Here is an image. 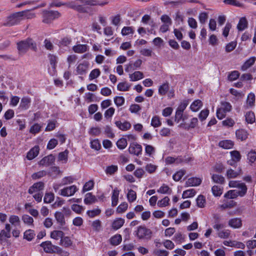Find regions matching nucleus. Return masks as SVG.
Masks as SVG:
<instances>
[{
	"instance_id": "nucleus-30",
	"label": "nucleus",
	"mask_w": 256,
	"mask_h": 256,
	"mask_svg": "<svg viewBox=\"0 0 256 256\" xmlns=\"http://www.w3.org/2000/svg\"><path fill=\"white\" fill-rule=\"evenodd\" d=\"M88 68V64L86 63L80 64L76 68V72L79 74H85Z\"/></svg>"
},
{
	"instance_id": "nucleus-37",
	"label": "nucleus",
	"mask_w": 256,
	"mask_h": 256,
	"mask_svg": "<svg viewBox=\"0 0 256 256\" xmlns=\"http://www.w3.org/2000/svg\"><path fill=\"white\" fill-rule=\"evenodd\" d=\"M101 213V210L99 208H96L92 210H88L86 214L89 218H93L96 216H98Z\"/></svg>"
},
{
	"instance_id": "nucleus-4",
	"label": "nucleus",
	"mask_w": 256,
	"mask_h": 256,
	"mask_svg": "<svg viewBox=\"0 0 256 256\" xmlns=\"http://www.w3.org/2000/svg\"><path fill=\"white\" fill-rule=\"evenodd\" d=\"M42 15V22L44 24H49L52 23L55 19L60 17L61 14L56 10H44Z\"/></svg>"
},
{
	"instance_id": "nucleus-49",
	"label": "nucleus",
	"mask_w": 256,
	"mask_h": 256,
	"mask_svg": "<svg viewBox=\"0 0 256 256\" xmlns=\"http://www.w3.org/2000/svg\"><path fill=\"white\" fill-rule=\"evenodd\" d=\"M121 32L122 36H127L130 34H133L134 30L131 26H124L122 28Z\"/></svg>"
},
{
	"instance_id": "nucleus-40",
	"label": "nucleus",
	"mask_w": 256,
	"mask_h": 256,
	"mask_svg": "<svg viewBox=\"0 0 256 256\" xmlns=\"http://www.w3.org/2000/svg\"><path fill=\"white\" fill-rule=\"evenodd\" d=\"M246 120L248 123L252 124L255 122V115L252 112H248L246 113Z\"/></svg>"
},
{
	"instance_id": "nucleus-24",
	"label": "nucleus",
	"mask_w": 256,
	"mask_h": 256,
	"mask_svg": "<svg viewBox=\"0 0 256 256\" xmlns=\"http://www.w3.org/2000/svg\"><path fill=\"white\" fill-rule=\"evenodd\" d=\"M236 206V202L233 200L226 201L223 204L220 206V208L222 210L231 208Z\"/></svg>"
},
{
	"instance_id": "nucleus-10",
	"label": "nucleus",
	"mask_w": 256,
	"mask_h": 256,
	"mask_svg": "<svg viewBox=\"0 0 256 256\" xmlns=\"http://www.w3.org/2000/svg\"><path fill=\"white\" fill-rule=\"evenodd\" d=\"M44 184L43 182H39L34 184L28 190V192L32 194L34 192H41L44 190Z\"/></svg>"
},
{
	"instance_id": "nucleus-43",
	"label": "nucleus",
	"mask_w": 256,
	"mask_h": 256,
	"mask_svg": "<svg viewBox=\"0 0 256 256\" xmlns=\"http://www.w3.org/2000/svg\"><path fill=\"white\" fill-rule=\"evenodd\" d=\"M127 198L130 202H132L136 198V192L132 190H130L127 194Z\"/></svg>"
},
{
	"instance_id": "nucleus-3",
	"label": "nucleus",
	"mask_w": 256,
	"mask_h": 256,
	"mask_svg": "<svg viewBox=\"0 0 256 256\" xmlns=\"http://www.w3.org/2000/svg\"><path fill=\"white\" fill-rule=\"evenodd\" d=\"M24 12L14 13L6 18L4 26H10L18 24L22 20Z\"/></svg>"
},
{
	"instance_id": "nucleus-29",
	"label": "nucleus",
	"mask_w": 256,
	"mask_h": 256,
	"mask_svg": "<svg viewBox=\"0 0 256 256\" xmlns=\"http://www.w3.org/2000/svg\"><path fill=\"white\" fill-rule=\"evenodd\" d=\"M248 26V21L245 17H242L240 18L238 24L237 26V28L238 30H243Z\"/></svg>"
},
{
	"instance_id": "nucleus-63",
	"label": "nucleus",
	"mask_w": 256,
	"mask_h": 256,
	"mask_svg": "<svg viewBox=\"0 0 256 256\" xmlns=\"http://www.w3.org/2000/svg\"><path fill=\"white\" fill-rule=\"evenodd\" d=\"M188 104V102L187 100H184L182 102L178 108H177L176 110L180 112H184V110L186 109V106Z\"/></svg>"
},
{
	"instance_id": "nucleus-51",
	"label": "nucleus",
	"mask_w": 256,
	"mask_h": 256,
	"mask_svg": "<svg viewBox=\"0 0 256 256\" xmlns=\"http://www.w3.org/2000/svg\"><path fill=\"white\" fill-rule=\"evenodd\" d=\"M162 122L158 116H154L151 121V125L154 128H158L161 126Z\"/></svg>"
},
{
	"instance_id": "nucleus-64",
	"label": "nucleus",
	"mask_w": 256,
	"mask_h": 256,
	"mask_svg": "<svg viewBox=\"0 0 256 256\" xmlns=\"http://www.w3.org/2000/svg\"><path fill=\"white\" fill-rule=\"evenodd\" d=\"M100 70L98 68H96L92 70L89 76L90 80H94L97 78L100 75Z\"/></svg>"
},
{
	"instance_id": "nucleus-1",
	"label": "nucleus",
	"mask_w": 256,
	"mask_h": 256,
	"mask_svg": "<svg viewBox=\"0 0 256 256\" xmlns=\"http://www.w3.org/2000/svg\"><path fill=\"white\" fill-rule=\"evenodd\" d=\"M108 4L106 1L100 2L98 0H76L64 3L60 2L58 0H52L50 4V6L60 7L62 6H66L80 13H88L90 8L88 6H104Z\"/></svg>"
},
{
	"instance_id": "nucleus-57",
	"label": "nucleus",
	"mask_w": 256,
	"mask_h": 256,
	"mask_svg": "<svg viewBox=\"0 0 256 256\" xmlns=\"http://www.w3.org/2000/svg\"><path fill=\"white\" fill-rule=\"evenodd\" d=\"M94 186V182L92 180H90L88 182H86L83 187V192H86V191H88L91 190Z\"/></svg>"
},
{
	"instance_id": "nucleus-60",
	"label": "nucleus",
	"mask_w": 256,
	"mask_h": 256,
	"mask_svg": "<svg viewBox=\"0 0 256 256\" xmlns=\"http://www.w3.org/2000/svg\"><path fill=\"white\" fill-rule=\"evenodd\" d=\"M168 90V84L166 83L160 86L158 88V92L160 95H164Z\"/></svg>"
},
{
	"instance_id": "nucleus-7",
	"label": "nucleus",
	"mask_w": 256,
	"mask_h": 256,
	"mask_svg": "<svg viewBox=\"0 0 256 256\" xmlns=\"http://www.w3.org/2000/svg\"><path fill=\"white\" fill-rule=\"evenodd\" d=\"M228 186L230 188H241V190H238L241 197L244 196L247 192L248 188L246 184L244 182H240V181L230 180L229 182Z\"/></svg>"
},
{
	"instance_id": "nucleus-26",
	"label": "nucleus",
	"mask_w": 256,
	"mask_h": 256,
	"mask_svg": "<svg viewBox=\"0 0 256 256\" xmlns=\"http://www.w3.org/2000/svg\"><path fill=\"white\" fill-rule=\"evenodd\" d=\"M36 234L34 230L29 229L26 230L24 233V238L30 242L35 236Z\"/></svg>"
},
{
	"instance_id": "nucleus-42",
	"label": "nucleus",
	"mask_w": 256,
	"mask_h": 256,
	"mask_svg": "<svg viewBox=\"0 0 256 256\" xmlns=\"http://www.w3.org/2000/svg\"><path fill=\"white\" fill-rule=\"evenodd\" d=\"M196 194V192L194 189H190L185 190L183 192L182 198H192Z\"/></svg>"
},
{
	"instance_id": "nucleus-36",
	"label": "nucleus",
	"mask_w": 256,
	"mask_h": 256,
	"mask_svg": "<svg viewBox=\"0 0 256 256\" xmlns=\"http://www.w3.org/2000/svg\"><path fill=\"white\" fill-rule=\"evenodd\" d=\"M64 236V233L61 230H54L50 233V237L52 238L58 240L60 238V240Z\"/></svg>"
},
{
	"instance_id": "nucleus-9",
	"label": "nucleus",
	"mask_w": 256,
	"mask_h": 256,
	"mask_svg": "<svg viewBox=\"0 0 256 256\" xmlns=\"http://www.w3.org/2000/svg\"><path fill=\"white\" fill-rule=\"evenodd\" d=\"M128 152L131 154L138 156L142 154V146L136 142L132 143L130 145Z\"/></svg>"
},
{
	"instance_id": "nucleus-34",
	"label": "nucleus",
	"mask_w": 256,
	"mask_h": 256,
	"mask_svg": "<svg viewBox=\"0 0 256 256\" xmlns=\"http://www.w3.org/2000/svg\"><path fill=\"white\" fill-rule=\"evenodd\" d=\"M143 78V74L140 72L136 71L135 72L132 74H130V78L131 81H136L139 80L142 78Z\"/></svg>"
},
{
	"instance_id": "nucleus-19",
	"label": "nucleus",
	"mask_w": 256,
	"mask_h": 256,
	"mask_svg": "<svg viewBox=\"0 0 256 256\" xmlns=\"http://www.w3.org/2000/svg\"><path fill=\"white\" fill-rule=\"evenodd\" d=\"M120 194V190L118 188H116L112 192V206H115L118 204V196Z\"/></svg>"
},
{
	"instance_id": "nucleus-47",
	"label": "nucleus",
	"mask_w": 256,
	"mask_h": 256,
	"mask_svg": "<svg viewBox=\"0 0 256 256\" xmlns=\"http://www.w3.org/2000/svg\"><path fill=\"white\" fill-rule=\"evenodd\" d=\"M130 85L126 82H120L118 86V90L120 91H128L130 89Z\"/></svg>"
},
{
	"instance_id": "nucleus-8",
	"label": "nucleus",
	"mask_w": 256,
	"mask_h": 256,
	"mask_svg": "<svg viewBox=\"0 0 256 256\" xmlns=\"http://www.w3.org/2000/svg\"><path fill=\"white\" fill-rule=\"evenodd\" d=\"M78 190L75 185L66 187L60 190L59 194L64 196H73Z\"/></svg>"
},
{
	"instance_id": "nucleus-6",
	"label": "nucleus",
	"mask_w": 256,
	"mask_h": 256,
	"mask_svg": "<svg viewBox=\"0 0 256 256\" xmlns=\"http://www.w3.org/2000/svg\"><path fill=\"white\" fill-rule=\"evenodd\" d=\"M152 234V231L144 226H138L136 231V236L139 239H150Z\"/></svg>"
},
{
	"instance_id": "nucleus-32",
	"label": "nucleus",
	"mask_w": 256,
	"mask_h": 256,
	"mask_svg": "<svg viewBox=\"0 0 256 256\" xmlns=\"http://www.w3.org/2000/svg\"><path fill=\"white\" fill-rule=\"evenodd\" d=\"M202 106V103L199 100H196L190 105V108L193 112H197Z\"/></svg>"
},
{
	"instance_id": "nucleus-28",
	"label": "nucleus",
	"mask_w": 256,
	"mask_h": 256,
	"mask_svg": "<svg viewBox=\"0 0 256 256\" xmlns=\"http://www.w3.org/2000/svg\"><path fill=\"white\" fill-rule=\"evenodd\" d=\"M236 134L237 138L241 140H245L248 138L247 132L243 129L237 130Z\"/></svg>"
},
{
	"instance_id": "nucleus-62",
	"label": "nucleus",
	"mask_w": 256,
	"mask_h": 256,
	"mask_svg": "<svg viewBox=\"0 0 256 256\" xmlns=\"http://www.w3.org/2000/svg\"><path fill=\"white\" fill-rule=\"evenodd\" d=\"M54 200V194L52 193H47L46 194L44 201L45 203H50Z\"/></svg>"
},
{
	"instance_id": "nucleus-44",
	"label": "nucleus",
	"mask_w": 256,
	"mask_h": 256,
	"mask_svg": "<svg viewBox=\"0 0 256 256\" xmlns=\"http://www.w3.org/2000/svg\"><path fill=\"white\" fill-rule=\"evenodd\" d=\"M60 244L62 246H64V247H68L72 244V242L70 238L68 236H63L60 240Z\"/></svg>"
},
{
	"instance_id": "nucleus-56",
	"label": "nucleus",
	"mask_w": 256,
	"mask_h": 256,
	"mask_svg": "<svg viewBox=\"0 0 256 256\" xmlns=\"http://www.w3.org/2000/svg\"><path fill=\"white\" fill-rule=\"evenodd\" d=\"M255 102V96L252 93H250L248 96L246 103L250 107L252 106Z\"/></svg>"
},
{
	"instance_id": "nucleus-54",
	"label": "nucleus",
	"mask_w": 256,
	"mask_h": 256,
	"mask_svg": "<svg viewBox=\"0 0 256 256\" xmlns=\"http://www.w3.org/2000/svg\"><path fill=\"white\" fill-rule=\"evenodd\" d=\"M9 222L12 225H19L20 224V219L18 216L12 215L10 216Z\"/></svg>"
},
{
	"instance_id": "nucleus-52",
	"label": "nucleus",
	"mask_w": 256,
	"mask_h": 256,
	"mask_svg": "<svg viewBox=\"0 0 256 256\" xmlns=\"http://www.w3.org/2000/svg\"><path fill=\"white\" fill-rule=\"evenodd\" d=\"M170 198L168 196H165L163 199L158 200V206L160 208L165 207L169 205Z\"/></svg>"
},
{
	"instance_id": "nucleus-31",
	"label": "nucleus",
	"mask_w": 256,
	"mask_h": 256,
	"mask_svg": "<svg viewBox=\"0 0 256 256\" xmlns=\"http://www.w3.org/2000/svg\"><path fill=\"white\" fill-rule=\"evenodd\" d=\"M242 174V170L240 169L238 171L235 172L232 169H229L226 172V176L228 178H236L238 175Z\"/></svg>"
},
{
	"instance_id": "nucleus-20",
	"label": "nucleus",
	"mask_w": 256,
	"mask_h": 256,
	"mask_svg": "<svg viewBox=\"0 0 256 256\" xmlns=\"http://www.w3.org/2000/svg\"><path fill=\"white\" fill-rule=\"evenodd\" d=\"M256 60V58L254 56L250 58L248 60H246V62L243 64V65L241 67V70L242 71L246 70L248 68H250L254 64Z\"/></svg>"
},
{
	"instance_id": "nucleus-33",
	"label": "nucleus",
	"mask_w": 256,
	"mask_h": 256,
	"mask_svg": "<svg viewBox=\"0 0 256 256\" xmlns=\"http://www.w3.org/2000/svg\"><path fill=\"white\" fill-rule=\"evenodd\" d=\"M30 102V99L28 98L24 97L21 100L20 108L24 110H26L28 108Z\"/></svg>"
},
{
	"instance_id": "nucleus-14",
	"label": "nucleus",
	"mask_w": 256,
	"mask_h": 256,
	"mask_svg": "<svg viewBox=\"0 0 256 256\" xmlns=\"http://www.w3.org/2000/svg\"><path fill=\"white\" fill-rule=\"evenodd\" d=\"M116 126L122 131H126L130 130L132 126L130 122L127 121L122 122L120 120L116 121L115 122Z\"/></svg>"
},
{
	"instance_id": "nucleus-46",
	"label": "nucleus",
	"mask_w": 256,
	"mask_h": 256,
	"mask_svg": "<svg viewBox=\"0 0 256 256\" xmlns=\"http://www.w3.org/2000/svg\"><path fill=\"white\" fill-rule=\"evenodd\" d=\"M196 201L198 206L200 208L204 207L206 200L204 196L201 194L198 196L196 200Z\"/></svg>"
},
{
	"instance_id": "nucleus-38",
	"label": "nucleus",
	"mask_w": 256,
	"mask_h": 256,
	"mask_svg": "<svg viewBox=\"0 0 256 256\" xmlns=\"http://www.w3.org/2000/svg\"><path fill=\"white\" fill-rule=\"evenodd\" d=\"M224 2L226 4L231 5L237 7L243 8L244 5L237 0H224Z\"/></svg>"
},
{
	"instance_id": "nucleus-35",
	"label": "nucleus",
	"mask_w": 256,
	"mask_h": 256,
	"mask_svg": "<svg viewBox=\"0 0 256 256\" xmlns=\"http://www.w3.org/2000/svg\"><path fill=\"white\" fill-rule=\"evenodd\" d=\"M212 179L214 182L219 184H223L225 181L224 176L216 174H212Z\"/></svg>"
},
{
	"instance_id": "nucleus-22",
	"label": "nucleus",
	"mask_w": 256,
	"mask_h": 256,
	"mask_svg": "<svg viewBox=\"0 0 256 256\" xmlns=\"http://www.w3.org/2000/svg\"><path fill=\"white\" fill-rule=\"evenodd\" d=\"M124 220L122 218H118L116 219L112 224V228L114 230L120 228L124 224Z\"/></svg>"
},
{
	"instance_id": "nucleus-59",
	"label": "nucleus",
	"mask_w": 256,
	"mask_h": 256,
	"mask_svg": "<svg viewBox=\"0 0 256 256\" xmlns=\"http://www.w3.org/2000/svg\"><path fill=\"white\" fill-rule=\"evenodd\" d=\"M22 220L24 224L28 225H32L34 222L33 218L27 214H24L22 216Z\"/></svg>"
},
{
	"instance_id": "nucleus-48",
	"label": "nucleus",
	"mask_w": 256,
	"mask_h": 256,
	"mask_svg": "<svg viewBox=\"0 0 256 256\" xmlns=\"http://www.w3.org/2000/svg\"><path fill=\"white\" fill-rule=\"evenodd\" d=\"M127 140L126 138H120L116 142V146L120 150L124 149L127 146Z\"/></svg>"
},
{
	"instance_id": "nucleus-50",
	"label": "nucleus",
	"mask_w": 256,
	"mask_h": 256,
	"mask_svg": "<svg viewBox=\"0 0 256 256\" xmlns=\"http://www.w3.org/2000/svg\"><path fill=\"white\" fill-rule=\"evenodd\" d=\"M232 158L233 159L235 162H238L241 159V155L240 152L238 150H233L230 152Z\"/></svg>"
},
{
	"instance_id": "nucleus-21",
	"label": "nucleus",
	"mask_w": 256,
	"mask_h": 256,
	"mask_svg": "<svg viewBox=\"0 0 256 256\" xmlns=\"http://www.w3.org/2000/svg\"><path fill=\"white\" fill-rule=\"evenodd\" d=\"M238 196H240V194L237 190H230L224 194L225 198L229 199L236 198Z\"/></svg>"
},
{
	"instance_id": "nucleus-25",
	"label": "nucleus",
	"mask_w": 256,
	"mask_h": 256,
	"mask_svg": "<svg viewBox=\"0 0 256 256\" xmlns=\"http://www.w3.org/2000/svg\"><path fill=\"white\" fill-rule=\"evenodd\" d=\"M122 237L121 235L116 234L110 238V242L112 246H118L122 242Z\"/></svg>"
},
{
	"instance_id": "nucleus-23",
	"label": "nucleus",
	"mask_w": 256,
	"mask_h": 256,
	"mask_svg": "<svg viewBox=\"0 0 256 256\" xmlns=\"http://www.w3.org/2000/svg\"><path fill=\"white\" fill-rule=\"evenodd\" d=\"M72 50L75 52L82 54L87 51L88 46L86 44H77L73 46Z\"/></svg>"
},
{
	"instance_id": "nucleus-5",
	"label": "nucleus",
	"mask_w": 256,
	"mask_h": 256,
	"mask_svg": "<svg viewBox=\"0 0 256 256\" xmlns=\"http://www.w3.org/2000/svg\"><path fill=\"white\" fill-rule=\"evenodd\" d=\"M232 109L230 104L227 102H221L220 107L216 110V116L218 119L224 118L226 114L230 112Z\"/></svg>"
},
{
	"instance_id": "nucleus-16",
	"label": "nucleus",
	"mask_w": 256,
	"mask_h": 256,
	"mask_svg": "<svg viewBox=\"0 0 256 256\" xmlns=\"http://www.w3.org/2000/svg\"><path fill=\"white\" fill-rule=\"evenodd\" d=\"M97 202V198L92 192L87 193L85 195L84 202L87 205L93 204Z\"/></svg>"
},
{
	"instance_id": "nucleus-41",
	"label": "nucleus",
	"mask_w": 256,
	"mask_h": 256,
	"mask_svg": "<svg viewBox=\"0 0 256 256\" xmlns=\"http://www.w3.org/2000/svg\"><path fill=\"white\" fill-rule=\"evenodd\" d=\"M247 157L248 163L252 165L256 160V152L252 150H250L248 154Z\"/></svg>"
},
{
	"instance_id": "nucleus-55",
	"label": "nucleus",
	"mask_w": 256,
	"mask_h": 256,
	"mask_svg": "<svg viewBox=\"0 0 256 256\" xmlns=\"http://www.w3.org/2000/svg\"><path fill=\"white\" fill-rule=\"evenodd\" d=\"M92 226L94 230L99 232L101 230L102 222L99 220H95L92 222Z\"/></svg>"
},
{
	"instance_id": "nucleus-17",
	"label": "nucleus",
	"mask_w": 256,
	"mask_h": 256,
	"mask_svg": "<svg viewBox=\"0 0 256 256\" xmlns=\"http://www.w3.org/2000/svg\"><path fill=\"white\" fill-rule=\"evenodd\" d=\"M39 153V147L38 146H35L32 148L28 152L26 158L29 160H32L35 158Z\"/></svg>"
},
{
	"instance_id": "nucleus-39",
	"label": "nucleus",
	"mask_w": 256,
	"mask_h": 256,
	"mask_svg": "<svg viewBox=\"0 0 256 256\" xmlns=\"http://www.w3.org/2000/svg\"><path fill=\"white\" fill-rule=\"evenodd\" d=\"M68 151L66 150L64 152H60L58 154V160L66 163L68 161Z\"/></svg>"
},
{
	"instance_id": "nucleus-58",
	"label": "nucleus",
	"mask_w": 256,
	"mask_h": 256,
	"mask_svg": "<svg viewBox=\"0 0 256 256\" xmlns=\"http://www.w3.org/2000/svg\"><path fill=\"white\" fill-rule=\"evenodd\" d=\"M118 170V168L117 166L116 165H111L106 168V172L108 174H114Z\"/></svg>"
},
{
	"instance_id": "nucleus-15",
	"label": "nucleus",
	"mask_w": 256,
	"mask_h": 256,
	"mask_svg": "<svg viewBox=\"0 0 256 256\" xmlns=\"http://www.w3.org/2000/svg\"><path fill=\"white\" fill-rule=\"evenodd\" d=\"M228 225L234 228H240L242 226V222L240 218H234L228 221Z\"/></svg>"
},
{
	"instance_id": "nucleus-45",
	"label": "nucleus",
	"mask_w": 256,
	"mask_h": 256,
	"mask_svg": "<svg viewBox=\"0 0 256 256\" xmlns=\"http://www.w3.org/2000/svg\"><path fill=\"white\" fill-rule=\"evenodd\" d=\"M212 194L215 196H220L222 193V188L218 186H214L212 188Z\"/></svg>"
},
{
	"instance_id": "nucleus-12",
	"label": "nucleus",
	"mask_w": 256,
	"mask_h": 256,
	"mask_svg": "<svg viewBox=\"0 0 256 256\" xmlns=\"http://www.w3.org/2000/svg\"><path fill=\"white\" fill-rule=\"evenodd\" d=\"M40 246L44 248V250L47 253H52L54 252V250L57 248V246H53L50 241L42 242Z\"/></svg>"
},
{
	"instance_id": "nucleus-27",
	"label": "nucleus",
	"mask_w": 256,
	"mask_h": 256,
	"mask_svg": "<svg viewBox=\"0 0 256 256\" xmlns=\"http://www.w3.org/2000/svg\"><path fill=\"white\" fill-rule=\"evenodd\" d=\"M218 145L220 147L224 148L230 149L234 146V142L230 140H224L220 141Z\"/></svg>"
},
{
	"instance_id": "nucleus-18",
	"label": "nucleus",
	"mask_w": 256,
	"mask_h": 256,
	"mask_svg": "<svg viewBox=\"0 0 256 256\" xmlns=\"http://www.w3.org/2000/svg\"><path fill=\"white\" fill-rule=\"evenodd\" d=\"M54 217L57 222L61 226H63L66 224L64 214L60 212H56L54 214Z\"/></svg>"
},
{
	"instance_id": "nucleus-13",
	"label": "nucleus",
	"mask_w": 256,
	"mask_h": 256,
	"mask_svg": "<svg viewBox=\"0 0 256 256\" xmlns=\"http://www.w3.org/2000/svg\"><path fill=\"white\" fill-rule=\"evenodd\" d=\"M202 179L196 177H192L188 178L186 182V186H196L200 185L202 183Z\"/></svg>"
},
{
	"instance_id": "nucleus-11",
	"label": "nucleus",
	"mask_w": 256,
	"mask_h": 256,
	"mask_svg": "<svg viewBox=\"0 0 256 256\" xmlns=\"http://www.w3.org/2000/svg\"><path fill=\"white\" fill-rule=\"evenodd\" d=\"M55 160L54 156L50 154L44 157L40 161V164L44 166H49L51 165Z\"/></svg>"
},
{
	"instance_id": "nucleus-53",
	"label": "nucleus",
	"mask_w": 256,
	"mask_h": 256,
	"mask_svg": "<svg viewBox=\"0 0 256 256\" xmlns=\"http://www.w3.org/2000/svg\"><path fill=\"white\" fill-rule=\"evenodd\" d=\"M157 192L159 193L164 194H170L172 190L167 185L164 184L158 190Z\"/></svg>"
},
{
	"instance_id": "nucleus-61",
	"label": "nucleus",
	"mask_w": 256,
	"mask_h": 256,
	"mask_svg": "<svg viewBox=\"0 0 256 256\" xmlns=\"http://www.w3.org/2000/svg\"><path fill=\"white\" fill-rule=\"evenodd\" d=\"M186 174V171L184 170H180L178 172H176L174 176H173V179L175 181H178L180 180L184 176V174Z\"/></svg>"
},
{
	"instance_id": "nucleus-2",
	"label": "nucleus",
	"mask_w": 256,
	"mask_h": 256,
	"mask_svg": "<svg viewBox=\"0 0 256 256\" xmlns=\"http://www.w3.org/2000/svg\"><path fill=\"white\" fill-rule=\"evenodd\" d=\"M18 50L20 54H24L26 52L28 48L36 51V43L30 38H28L17 43Z\"/></svg>"
}]
</instances>
